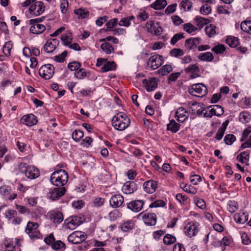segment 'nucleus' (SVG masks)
I'll return each instance as SVG.
<instances>
[{
	"instance_id": "1",
	"label": "nucleus",
	"mask_w": 251,
	"mask_h": 251,
	"mask_svg": "<svg viewBox=\"0 0 251 251\" xmlns=\"http://www.w3.org/2000/svg\"><path fill=\"white\" fill-rule=\"evenodd\" d=\"M112 125L116 130L123 131L130 124L129 118L126 114L119 112L112 119Z\"/></svg>"
},
{
	"instance_id": "2",
	"label": "nucleus",
	"mask_w": 251,
	"mask_h": 251,
	"mask_svg": "<svg viewBox=\"0 0 251 251\" xmlns=\"http://www.w3.org/2000/svg\"><path fill=\"white\" fill-rule=\"evenodd\" d=\"M68 180V173L63 170L55 171L50 176L51 183L57 186H62L65 185Z\"/></svg>"
},
{
	"instance_id": "3",
	"label": "nucleus",
	"mask_w": 251,
	"mask_h": 251,
	"mask_svg": "<svg viewBox=\"0 0 251 251\" xmlns=\"http://www.w3.org/2000/svg\"><path fill=\"white\" fill-rule=\"evenodd\" d=\"M20 172L24 174L26 177L33 179L40 176L39 170L34 166H28L25 163H21L18 166Z\"/></svg>"
},
{
	"instance_id": "4",
	"label": "nucleus",
	"mask_w": 251,
	"mask_h": 251,
	"mask_svg": "<svg viewBox=\"0 0 251 251\" xmlns=\"http://www.w3.org/2000/svg\"><path fill=\"white\" fill-rule=\"evenodd\" d=\"M38 224L37 223L28 222L25 228V232L31 239H38L40 237V234L37 229Z\"/></svg>"
},
{
	"instance_id": "5",
	"label": "nucleus",
	"mask_w": 251,
	"mask_h": 251,
	"mask_svg": "<svg viewBox=\"0 0 251 251\" xmlns=\"http://www.w3.org/2000/svg\"><path fill=\"white\" fill-rule=\"evenodd\" d=\"M189 92L193 96L203 97L207 94V89L202 83H198L193 84L189 89Z\"/></svg>"
},
{
	"instance_id": "6",
	"label": "nucleus",
	"mask_w": 251,
	"mask_h": 251,
	"mask_svg": "<svg viewBox=\"0 0 251 251\" xmlns=\"http://www.w3.org/2000/svg\"><path fill=\"white\" fill-rule=\"evenodd\" d=\"M87 235L80 231H75L68 237V241L72 244H79L86 239Z\"/></svg>"
},
{
	"instance_id": "7",
	"label": "nucleus",
	"mask_w": 251,
	"mask_h": 251,
	"mask_svg": "<svg viewBox=\"0 0 251 251\" xmlns=\"http://www.w3.org/2000/svg\"><path fill=\"white\" fill-rule=\"evenodd\" d=\"M54 68L50 64L43 65L39 70L40 75L45 79L51 78L54 74Z\"/></svg>"
},
{
	"instance_id": "8",
	"label": "nucleus",
	"mask_w": 251,
	"mask_h": 251,
	"mask_svg": "<svg viewBox=\"0 0 251 251\" xmlns=\"http://www.w3.org/2000/svg\"><path fill=\"white\" fill-rule=\"evenodd\" d=\"M45 6L41 1H35L29 7L30 14L37 16L41 15L45 11Z\"/></svg>"
},
{
	"instance_id": "9",
	"label": "nucleus",
	"mask_w": 251,
	"mask_h": 251,
	"mask_svg": "<svg viewBox=\"0 0 251 251\" xmlns=\"http://www.w3.org/2000/svg\"><path fill=\"white\" fill-rule=\"evenodd\" d=\"M199 224L197 222H191L184 227L185 234L190 237L195 236L199 231Z\"/></svg>"
},
{
	"instance_id": "10",
	"label": "nucleus",
	"mask_w": 251,
	"mask_h": 251,
	"mask_svg": "<svg viewBox=\"0 0 251 251\" xmlns=\"http://www.w3.org/2000/svg\"><path fill=\"white\" fill-rule=\"evenodd\" d=\"M66 192L65 187L54 188L50 189L47 193V198L53 201L58 200L60 197L63 196Z\"/></svg>"
},
{
	"instance_id": "11",
	"label": "nucleus",
	"mask_w": 251,
	"mask_h": 251,
	"mask_svg": "<svg viewBox=\"0 0 251 251\" xmlns=\"http://www.w3.org/2000/svg\"><path fill=\"white\" fill-rule=\"evenodd\" d=\"M162 56L158 54H154L150 57L148 62V66L152 70L158 68L163 63Z\"/></svg>"
},
{
	"instance_id": "12",
	"label": "nucleus",
	"mask_w": 251,
	"mask_h": 251,
	"mask_svg": "<svg viewBox=\"0 0 251 251\" xmlns=\"http://www.w3.org/2000/svg\"><path fill=\"white\" fill-rule=\"evenodd\" d=\"M146 27L149 32L156 35H160L162 31V29L159 24L152 21H148L146 24Z\"/></svg>"
},
{
	"instance_id": "13",
	"label": "nucleus",
	"mask_w": 251,
	"mask_h": 251,
	"mask_svg": "<svg viewBox=\"0 0 251 251\" xmlns=\"http://www.w3.org/2000/svg\"><path fill=\"white\" fill-rule=\"evenodd\" d=\"M142 83L148 92L155 90L158 85L157 79L155 77L144 79L142 80Z\"/></svg>"
},
{
	"instance_id": "14",
	"label": "nucleus",
	"mask_w": 251,
	"mask_h": 251,
	"mask_svg": "<svg viewBox=\"0 0 251 251\" xmlns=\"http://www.w3.org/2000/svg\"><path fill=\"white\" fill-rule=\"evenodd\" d=\"M142 216L145 224L148 226H154L156 223V216L152 213L142 212L140 214Z\"/></svg>"
},
{
	"instance_id": "15",
	"label": "nucleus",
	"mask_w": 251,
	"mask_h": 251,
	"mask_svg": "<svg viewBox=\"0 0 251 251\" xmlns=\"http://www.w3.org/2000/svg\"><path fill=\"white\" fill-rule=\"evenodd\" d=\"M65 223L68 228L73 230L81 224V221L79 217L74 216L66 220Z\"/></svg>"
},
{
	"instance_id": "16",
	"label": "nucleus",
	"mask_w": 251,
	"mask_h": 251,
	"mask_svg": "<svg viewBox=\"0 0 251 251\" xmlns=\"http://www.w3.org/2000/svg\"><path fill=\"white\" fill-rule=\"evenodd\" d=\"M124 202V198L120 194L113 195L109 200L110 204L113 208H118L122 206Z\"/></svg>"
},
{
	"instance_id": "17",
	"label": "nucleus",
	"mask_w": 251,
	"mask_h": 251,
	"mask_svg": "<svg viewBox=\"0 0 251 251\" xmlns=\"http://www.w3.org/2000/svg\"><path fill=\"white\" fill-rule=\"evenodd\" d=\"M144 201L142 200H135L129 202L127 204L128 209L134 212L140 211L143 208Z\"/></svg>"
},
{
	"instance_id": "18",
	"label": "nucleus",
	"mask_w": 251,
	"mask_h": 251,
	"mask_svg": "<svg viewBox=\"0 0 251 251\" xmlns=\"http://www.w3.org/2000/svg\"><path fill=\"white\" fill-rule=\"evenodd\" d=\"M175 115L176 120L181 123L186 121L189 117V114L187 110L182 107H179L176 110Z\"/></svg>"
},
{
	"instance_id": "19",
	"label": "nucleus",
	"mask_w": 251,
	"mask_h": 251,
	"mask_svg": "<svg viewBox=\"0 0 251 251\" xmlns=\"http://www.w3.org/2000/svg\"><path fill=\"white\" fill-rule=\"evenodd\" d=\"M59 44V41L56 39L49 40L44 46L45 51L47 53L52 52Z\"/></svg>"
},
{
	"instance_id": "20",
	"label": "nucleus",
	"mask_w": 251,
	"mask_h": 251,
	"mask_svg": "<svg viewBox=\"0 0 251 251\" xmlns=\"http://www.w3.org/2000/svg\"><path fill=\"white\" fill-rule=\"evenodd\" d=\"M184 71L186 73L192 74L190 75L191 78H196L200 75V70L197 64L190 65L185 69Z\"/></svg>"
},
{
	"instance_id": "21",
	"label": "nucleus",
	"mask_w": 251,
	"mask_h": 251,
	"mask_svg": "<svg viewBox=\"0 0 251 251\" xmlns=\"http://www.w3.org/2000/svg\"><path fill=\"white\" fill-rule=\"evenodd\" d=\"M21 122L25 125L31 126L37 123L36 117L32 114L25 115L21 119Z\"/></svg>"
},
{
	"instance_id": "22",
	"label": "nucleus",
	"mask_w": 251,
	"mask_h": 251,
	"mask_svg": "<svg viewBox=\"0 0 251 251\" xmlns=\"http://www.w3.org/2000/svg\"><path fill=\"white\" fill-rule=\"evenodd\" d=\"M137 189V185L133 181L126 182L122 187L123 192L126 194L133 193Z\"/></svg>"
},
{
	"instance_id": "23",
	"label": "nucleus",
	"mask_w": 251,
	"mask_h": 251,
	"mask_svg": "<svg viewBox=\"0 0 251 251\" xmlns=\"http://www.w3.org/2000/svg\"><path fill=\"white\" fill-rule=\"evenodd\" d=\"M50 217L52 222L56 225L59 224L63 220L62 213L58 211H51L50 213Z\"/></svg>"
},
{
	"instance_id": "24",
	"label": "nucleus",
	"mask_w": 251,
	"mask_h": 251,
	"mask_svg": "<svg viewBox=\"0 0 251 251\" xmlns=\"http://www.w3.org/2000/svg\"><path fill=\"white\" fill-rule=\"evenodd\" d=\"M143 188L145 192L149 194H152L156 189L157 183L152 180L147 181L144 183Z\"/></svg>"
},
{
	"instance_id": "25",
	"label": "nucleus",
	"mask_w": 251,
	"mask_h": 251,
	"mask_svg": "<svg viewBox=\"0 0 251 251\" xmlns=\"http://www.w3.org/2000/svg\"><path fill=\"white\" fill-rule=\"evenodd\" d=\"M31 25L29 30L33 34H39L43 33L46 29V26L41 24L29 23Z\"/></svg>"
},
{
	"instance_id": "26",
	"label": "nucleus",
	"mask_w": 251,
	"mask_h": 251,
	"mask_svg": "<svg viewBox=\"0 0 251 251\" xmlns=\"http://www.w3.org/2000/svg\"><path fill=\"white\" fill-rule=\"evenodd\" d=\"M200 40L199 38L188 39L186 40L185 46L189 50H194L200 44Z\"/></svg>"
},
{
	"instance_id": "27",
	"label": "nucleus",
	"mask_w": 251,
	"mask_h": 251,
	"mask_svg": "<svg viewBox=\"0 0 251 251\" xmlns=\"http://www.w3.org/2000/svg\"><path fill=\"white\" fill-rule=\"evenodd\" d=\"M250 151H247L241 152L239 155H237V159L242 163H245L249 165V161L250 158Z\"/></svg>"
},
{
	"instance_id": "28",
	"label": "nucleus",
	"mask_w": 251,
	"mask_h": 251,
	"mask_svg": "<svg viewBox=\"0 0 251 251\" xmlns=\"http://www.w3.org/2000/svg\"><path fill=\"white\" fill-rule=\"evenodd\" d=\"M167 5L166 0H156L151 5V7L155 10H161L164 9Z\"/></svg>"
},
{
	"instance_id": "29",
	"label": "nucleus",
	"mask_w": 251,
	"mask_h": 251,
	"mask_svg": "<svg viewBox=\"0 0 251 251\" xmlns=\"http://www.w3.org/2000/svg\"><path fill=\"white\" fill-rule=\"evenodd\" d=\"M116 65L114 62L108 61L107 60L104 62V64L101 68V71L103 73L114 70L116 69Z\"/></svg>"
},
{
	"instance_id": "30",
	"label": "nucleus",
	"mask_w": 251,
	"mask_h": 251,
	"mask_svg": "<svg viewBox=\"0 0 251 251\" xmlns=\"http://www.w3.org/2000/svg\"><path fill=\"white\" fill-rule=\"evenodd\" d=\"M241 29L242 34L246 33L250 34L251 31V21H245L241 23Z\"/></svg>"
},
{
	"instance_id": "31",
	"label": "nucleus",
	"mask_w": 251,
	"mask_h": 251,
	"mask_svg": "<svg viewBox=\"0 0 251 251\" xmlns=\"http://www.w3.org/2000/svg\"><path fill=\"white\" fill-rule=\"evenodd\" d=\"M234 221L240 224L245 223L248 220L247 215L243 212L236 213L234 216Z\"/></svg>"
},
{
	"instance_id": "32",
	"label": "nucleus",
	"mask_w": 251,
	"mask_h": 251,
	"mask_svg": "<svg viewBox=\"0 0 251 251\" xmlns=\"http://www.w3.org/2000/svg\"><path fill=\"white\" fill-rule=\"evenodd\" d=\"M180 128V125L177 123L174 120H172L167 125V129L173 133H176Z\"/></svg>"
},
{
	"instance_id": "33",
	"label": "nucleus",
	"mask_w": 251,
	"mask_h": 251,
	"mask_svg": "<svg viewBox=\"0 0 251 251\" xmlns=\"http://www.w3.org/2000/svg\"><path fill=\"white\" fill-rule=\"evenodd\" d=\"M226 43L232 48H235L239 44L238 38L234 36H228L226 39Z\"/></svg>"
},
{
	"instance_id": "34",
	"label": "nucleus",
	"mask_w": 251,
	"mask_h": 251,
	"mask_svg": "<svg viewBox=\"0 0 251 251\" xmlns=\"http://www.w3.org/2000/svg\"><path fill=\"white\" fill-rule=\"evenodd\" d=\"M134 227V223L131 220L123 223L121 226V229L124 232H128L132 229Z\"/></svg>"
},
{
	"instance_id": "35",
	"label": "nucleus",
	"mask_w": 251,
	"mask_h": 251,
	"mask_svg": "<svg viewBox=\"0 0 251 251\" xmlns=\"http://www.w3.org/2000/svg\"><path fill=\"white\" fill-rule=\"evenodd\" d=\"M180 186L184 191L187 193L195 194L197 192V189L191 185L182 183L180 184Z\"/></svg>"
},
{
	"instance_id": "36",
	"label": "nucleus",
	"mask_w": 251,
	"mask_h": 251,
	"mask_svg": "<svg viewBox=\"0 0 251 251\" xmlns=\"http://www.w3.org/2000/svg\"><path fill=\"white\" fill-rule=\"evenodd\" d=\"M100 46V48L106 54H110L114 51L112 46L109 43L104 41Z\"/></svg>"
},
{
	"instance_id": "37",
	"label": "nucleus",
	"mask_w": 251,
	"mask_h": 251,
	"mask_svg": "<svg viewBox=\"0 0 251 251\" xmlns=\"http://www.w3.org/2000/svg\"><path fill=\"white\" fill-rule=\"evenodd\" d=\"M195 20L197 23V26L200 29L202 28L205 25H207L209 22L208 19L199 16H197Z\"/></svg>"
},
{
	"instance_id": "38",
	"label": "nucleus",
	"mask_w": 251,
	"mask_h": 251,
	"mask_svg": "<svg viewBox=\"0 0 251 251\" xmlns=\"http://www.w3.org/2000/svg\"><path fill=\"white\" fill-rule=\"evenodd\" d=\"M198 58L202 61H211L213 59V54L210 52L201 53L198 55Z\"/></svg>"
},
{
	"instance_id": "39",
	"label": "nucleus",
	"mask_w": 251,
	"mask_h": 251,
	"mask_svg": "<svg viewBox=\"0 0 251 251\" xmlns=\"http://www.w3.org/2000/svg\"><path fill=\"white\" fill-rule=\"evenodd\" d=\"M251 116L249 112L243 111L239 115V120L243 123H247L250 121Z\"/></svg>"
},
{
	"instance_id": "40",
	"label": "nucleus",
	"mask_w": 251,
	"mask_h": 251,
	"mask_svg": "<svg viewBox=\"0 0 251 251\" xmlns=\"http://www.w3.org/2000/svg\"><path fill=\"white\" fill-rule=\"evenodd\" d=\"M173 71V68L170 65H165L162 66L158 72L162 75H167Z\"/></svg>"
},
{
	"instance_id": "41",
	"label": "nucleus",
	"mask_w": 251,
	"mask_h": 251,
	"mask_svg": "<svg viewBox=\"0 0 251 251\" xmlns=\"http://www.w3.org/2000/svg\"><path fill=\"white\" fill-rule=\"evenodd\" d=\"M238 209V204L234 201H230L227 205V209L230 213L235 212Z\"/></svg>"
},
{
	"instance_id": "42",
	"label": "nucleus",
	"mask_w": 251,
	"mask_h": 251,
	"mask_svg": "<svg viewBox=\"0 0 251 251\" xmlns=\"http://www.w3.org/2000/svg\"><path fill=\"white\" fill-rule=\"evenodd\" d=\"M83 132L79 129L75 130L72 133V138L76 142H78L83 136Z\"/></svg>"
},
{
	"instance_id": "43",
	"label": "nucleus",
	"mask_w": 251,
	"mask_h": 251,
	"mask_svg": "<svg viewBox=\"0 0 251 251\" xmlns=\"http://www.w3.org/2000/svg\"><path fill=\"white\" fill-rule=\"evenodd\" d=\"M74 13L77 15L79 18H85L89 15V12L82 8L75 10Z\"/></svg>"
},
{
	"instance_id": "44",
	"label": "nucleus",
	"mask_w": 251,
	"mask_h": 251,
	"mask_svg": "<svg viewBox=\"0 0 251 251\" xmlns=\"http://www.w3.org/2000/svg\"><path fill=\"white\" fill-rule=\"evenodd\" d=\"M181 9H183L184 11L190 10L192 6V3L189 0H184L180 4Z\"/></svg>"
},
{
	"instance_id": "45",
	"label": "nucleus",
	"mask_w": 251,
	"mask_h": 251,
	"mask_svg": "<svg viewBox=\"0 0 251 251\" xmlns=\"http://www.w3.org/2000/svg\"><path fill=\"white\" fill-rule=\"evenodd\" d=\"M12 48V43L11 41L6 42L3 47V52L7 56L10 55V51Z\"/></svg>"
},
{
	"instance_id": "46",
	"label": "nucleus",
	"mask_w": 251,
	"mask_h": 251,
	"mask_svg": "<svg viewBox=\"0 0 251 251\" xmlns=\"http://www.w3.org/2000/svg\"><path fill=\"white\" fill-rule=\"evenodd\" d=\"M183 30L188 33H192L197 30V28L189 23L183 25Z\"/></svg>"
},
{
	"instance_id": "47",
	"label": "nucleus",
	"mask_w": 251,
	"mask_h": 251,
	"mask_svg": "<svg viewBox=\"0 0 251 251\" xmlns=\"http://www.w3.org/2000/svg\"><path fill=\"white\" fill-rule=\"evenodd\" d=\"M176 241V237L171 234L166 235L163 238V242L165 244L171 245Z\"/></svg>"
},
{
	"instance_id": "48",
	"label": "nucleus",
	"mask_w": 251,
	"mask_h": 251,
	"mask_svg": "<svg viewBox=\"0 0 251 251\" xmlns=\"http://www.w3.org/2000/svg\"><path fill=\"white\" fill-rule=\"evenodd\" d=\"M211 12V7L207 3L203 4L200 8V12L203 15H207Z\"/></svg>"
},
{
	"instance_id": "49",
	"label": "nucleus",
	"mask_w": 251,
	"mask_h": 251,
	"mask_svg": "<svg viewBox=\"0 0 251 251\" xmlns=\"http://www.w3.org/2000/svg\"><path fill=\"white\" fill-rule=\"evenodd\" d=\"M205 31L208 36L211 37L216 34L215 26L213 25H210L206 26Z\"/></svg>"
},
{
	"instance_id": "50",
	"label": "nucleus",
	"mask_w": 251,
	"mask_h": 251,
	"mask_svg": "<svg viewBox=\"0 0 251 251\" xmlns=\"http://www.w3.org/2000/svg\"><path fill=\"white\" fill-rule=\"evenodd\" d=\"M87 75L85 70L83 68H79L77 71L75 72V76L79 79L84 78Z\"/></svg>"
},
{
	"instance_id": "51",
	"label": "nucleus",
	"mask_w": 251,
	"mask_h": 251,
	"mask_svg": "<svg viewBox=\"0 0 251 251\" xmlns=\"http://www.w3.org/2000/svg\"><path fill=\"white\" fill-rule=\"evenodd\" d=\"M214 114L217 116H220L223 114L224 111L222 107L219 105H213Z\"/></svg>"
},
{
	"instance_id": "52",
	"label": "nucleus",
	"mask_w": 251,
	"mask_h": 251,
	"mask_svg": "<svg viewBox=\"0 0 251 251\" xmlns=\"http://www.w3.org/2000/svg\"><path fill=\"white\" fill-rule=\"evenodd\" d=\"M226 50V48L223 44H218L215 46L212 49V51L215 52L216 54L223 53Z\"/></svg>"
},
{
	"instance_id": "53",
	"label": "nucleus",
	"mask_w": 251,
	"mask_h": 251,
	"mask_svg": "<svg viewBox=\"0 0 251 251\" xmlns=\"http://www.w3.org/2000/svg\"><path fill=\"white\" fill-rule=\"evenodd\" d=\"M120 214L118 210H114L109 213L108 218L111 221H114L120 217Z\"/></svg>"
},
{
	"instance_id": "54",
	"label": "nucleus",
	"mask_w": 251,
	"mask_h": 251,
	"mask_svg": "<svg viewBox=\"0 0 251 251\" xmlns=\"http://www.w3.org/2000/svg\"><path fill=\"white\" fill-rule=\"evenodd\" d=\"M236 140V137L232 134H227L224 138V141L227 145H231Z\"/></svg>"
},
{
	"instance_id": "55",
	"label": "nucleus",
	"mask_w": 251,
	"mask_h": 251,
	"mask_svg": "<svg viewBox=\"0 0 251 251\" xmlns=\"http://www.w3.org/2000/svg\"><path fill=\"white\" fill-rule=\"evenodd\" d=\"M184 38V36L183 33H176L175 34L174 36L171 38V44L174 45L178 41Z\"/></svg>"
},
{
	"instance_id": "56",
	"label": "nucleus",
	"mask_w": 251,
	"mask_h": 251,
	"mask_svg": "<svg viewBox=\"0 0 251 251\" xmlns=\"http://www.w3.org/2000/svg\"><path fill=\"white\" fill-rule=\"evenodd\" d=\"M17 211L13 209H8L6 211L5 213V217L8 220H10L12 218H15L17 215Z\"/></svg>"
},
{
	"instance_id": "57",
	"label": "nucleus",
	"mask_w": 251,
	"mask_h": 251,
	"mask_svg": "<svg viewBox=\"0 0 251 251\" xmlns=\"http://www.w3.org/2000/svg\"><path fill=\"white\" fill-rule=\"evenodd\" d=\"M81 65L79 62H73L68 64V67L71 71H77L80 67Z\"/></svg>"
},
{
	"instance_id": "58",
	"label": "nucleus",
	"mask_w": 251,
	"mask_h": 251,
	"mask_svg": "<svg viewBox=\"0 0 251 251\" xmlns=\"http://www.w3.org/2000/svg\"><path fill=\"white\" fill-rule=\"evenodd\" d=\"M65 245L61 241H54L52 244V248L54 250H57L62 248H65Z\"/></svg>"
},
{
	"instance_id": "59",
	"label": "nucleus",
	"mask_w": 251,
	"mask_h": 251,
	"mask_svg": "<svg viewBox=\"0 0 251 251\" xmlns=\"http://www.w3.org/2000/svg\"><path fill=\"white\" fill-rule=\"evenodd\" d=\"M204 111H205V110H202L201 111V113H203L204 114V116L205 117L210 118L212 116L215 115V114H214L213 107L212 105L209 106L208 107V110L206 111L205 112H203Z\"/></svg>"
},
{
	"instance_id": "60",
	"label": "nucleus",
	"mask_w": 251,
	"mask_h": 251,
	"mask_svg": "<svg viewBox=\"0 0 251 251\" xmlns=\"http://www.w3.org/2000/svg\"><path fill=\"white\" fill-rule=\"evenodd\" d=\"M201 181V177L198 175H192L190 177V181L193 185H197L198 182Z\"/></svg>"
},
{
	"instance_id": "61",
	"label": "nucleus",
	"mask_w": 251,
	"mask_h": 251,
	"mask_svg": "<svg viewBox=\"0 0 251 251\" xmlns=\"http://www.w3.org/2000/svg\"><path fill=\"white\" fill-rule=\"evenodd\" d=\"M149 15L145 11H140L137 15V18L143 21H146Z\"/></svg>"
},
{
	"instance_id": "62",
	"label": "nucleus",
	"mask_w": 251,
	"mask_h": 251,
	"mask_svg": "<svg viewBox=\"0 0 251 251\" xmlns=\"http://www.w3.org/2000/svg\"><path fill=\"white\" fill-rule=\"evenodd\" d=\"M183 53V50L180 49H174L171 51V54L175 57L182 56Z\"/></svg>"
},
{
	"instance_id": "63",
	"label": "nucleus",
	"mask_w": 251,
	"mask_h": 251,
	"mask_svg": "<svg viewBox=\"0 0 251 251\" xmlns=\"http://www.w3.org/2000/svg\"><path fill=\"white\" fill-rule=\"evenodd\" d=\"M68 7V2L67 0H62L60 4V9L62 13H66Z\"/></svg>"
},
{
	"instance_id": "64",
	"label": "nucleus",
	"mask_w": 251,
	"mask_h": 251,
	"mask_svg": "<svg viewBox=\"0 0 251 251\" xmlns=\"http://www.w3.org/2000/svg\"><path fill=\"white\" fill-rule=\"evenodd\" d=\"M61 39L66 46H69L72 42V38H69L68 36L64 34L62 35Z\"/></svg>"
}]
</instances>
